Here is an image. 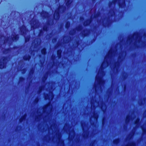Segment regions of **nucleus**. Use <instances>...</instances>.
I'll return each instance as SVG.
<instances>
[{
	"label": "nucleus",
	"mask_w": 146,
	"mask_h": 146,
	"mask_svg": "<svg viewBox=\"0 0 146 146\" xmlns=\"http://www.w3.org/2000/svg\"><path fill=\"white\" fill-rule=\"evenodd\" d=\"M104 75V73L102 71L101 73H100V72L99 71L96 76V81L97 82L99 85L103 83L102 77Z\"/></svg>",
	"instance_id": "nucleus-1"
},
{
	"label": "nucleus",
	"mask_w": 146,
	"mask_h": 146,
	"mask_svg": "<svg viewBox=\"0 0 146 146\" xmlns=\"http://www.w3.org/2000/svg\"><path fill=\"white\" fill-rule=\"evenodd\" d=\"M5 58H2L0 62V68L2 69L5 66Z\"/></svg>",
	"instance_id": "nucleus-2"
},
{
	"label": "nucleus",
	"mask_w": 146,
	"mask_h": 146,
	"mask_svg": "<svg viewBox=\"0 0 146 146\" xmlns=\"http://www.w3.org/2000/svg\"><path fill=\"white\" fill-rule=\"evenodd\" d=\"M53 97V94L52 93H50L49 95H47L46 96H45V99H48L49 101H51L52 100Z\"/></svg>",
	"instance_id": "nucleus-3"
},
{
	"label": "nucleus",
	"mask_w": 146,
	"mask_h": 146,
	"mask_svg": "<svg viewBox=\"0 0 146 146\" xmlns=\"http://www.w3.org/2000/svg\"><path fill=\"white\" fill-rule=\"evenodd\" d=\"M59 15L58 12L56 11L54 14V19H57L59 18Z\"/></svg>",
	"instance_id": "nucleus-4"
},
{
	"label": "nucleus",
	"mask_w": 146,
	"mask_h": 146,
	"mask_svg": "<svg viewBox=\"0 0 146 146\" xmlns=\"http://www.w3.org/2000/svg\"><path fill=\"white\" fill-rule=\"evenodd\" d=\"M26 30V28L25 26H23L21 29V32L23 31V32L24 31H25Z\"/></svg>",
	"instance_id": "nucleus-5"
},
{
	"label": "nucleus",
	"mask_w": 146,
	"mask_h": 146,
	"mask_svg": "<svg viewBox=\"0 0 146 146\" xmlns=\"http://www.w3.org/2000/svg\"><path fill=\"white\" fill-rule=\"evenodd\" d=\"M46 52V49L45 48L43 49L41 51L42 53L43 54H44Z\"/></svg>",
	"instance_id": "nucleus-6"
},
{
	"label": "nucleus",
	"mask_w": 146,
	"mask_h": 146,
	"mask_svg": "<svg viewBox=\"0 0 146 146\" xmlns=\"http://www.w3.org/2000/svg\"><path fill=\"white\" fill-rule=\"evenodd\" d=\"M50 106V104H48L45 107V108H44V110L45 109H47L48 108L49 106Z\"/></svg>",
	"instance_id": "nucleus-7"
},
{
	"label": "nucleus",
	"mask_w": 146,
	"mask_h": 146,
	"mask_svg": "<svg viewBox=\"0 0 146 146\" xmlns=\"http://www.w3.org/2000/svg\"><path fill=\"white\" fill-rule=\"evenodd\" d=\"M135 37L136 38L138 36V35L137 34H134L133 36V38L134 37Z\"/></svg>",
	"instance_id": "nucleus-8"
},
{
	"label": "nucleus",
	"mask_w": 146,
	"mask_h": 146,
	"mask_svg": "<svg viewBox=\"0 0 146 146\" xmlns=\"http://www.w3.org/2000/svg\"><path fill=\"white\" fill-rule=\"evenodd\" d=\"M111 50H110L109 51L108 54V56H109L110 55H111Z\"/></svg>",
	"instance_id": "nucleus-9"
},
{
	"label": "nucleus",
	"mask_w": 146,
	"mask_h": 146,
	"mask_svg": "<svg viewBox=\"0 0 146 146\" xmlns=\"http://www.w3.org/2000/svg\"><path fill=\"white\" fill-rule=\"evenodd\" d=\"M118 139H116V140H115L113 141L114 143H117L118 142Z\"/></svg>",
	"instance_id": "nucleus-10"
},
{
	"label": "nucleus",
	"mask_w": 146,
	"mask_h": 146,
	"mask_svg": "<svg viewBox=\"0 0 146 146\" xmlns=\"http://www.w3.org/2000/svg\"><path fill=\"white\" fill-rule=\"evenodd\" d=\"M61 54V51L60 50H58L57 51V54H58L59 56Z\"/></svg>",
	"instance_id": "nucleus-11"
},
{
	"label": "nucleus",
	"mask_w": 146,
	"mask_h": 146,
	"mask_svg": "<svg viewBox=\"0 0 146 146\" xmlns=\"http://www.w3.org/2000/svg\"><path fill=\"white\" fill-rule=\"evenodd\" d=\"M26 117V115H25L23 117V118L22 119H20V121H21L22 120H23V119H25V118Z\"/></svg>",
	"instance_id": "nucleus-12"
},
{
	"label": "nucleus",
	"mask_w": 146,
	"mask_h": 146,
	"mask_svg": "<svg viewBox=\"0 0 146 146\" xmlns=\"http://www.w3.org/2000/svg\"><path fill=\"white\" fill-rule=\"evenodd\" d=\"M17 37V36H15V37L14 38H13V40H14H14H16Z\"/></svg>",
	"instance_id": "nucleus-13"
},
{
	"label": "nucleus",
	"mask_w": 146,
	"mask_h": 146,
	"mask_svg": "<svg viewBox=\"0 0 146 146\" xmlns=\"http://www.w3.org/2000/svg\"><path fill=\"white\" fill-rule=\"evenodd\" d=\"M95 120H96V121L97 120V117H95Z\"/></svg>",
	"instance_id": "nucleus-14"
},
{
	"label": "nucleus",
	"mask_w": 146,
	"mask_h": 146,
	"mask_svg": "<svg viewBox=\"0 0 146 146\" xmlns=\"http://www.w3.org/2000/svg\"><path fill=\"white\" fill-rule=\"evenodd\" d=\"M31 25L32 27H34V26H33V24H32L31 22Z\"/></svg>",
	"instance_id": "nucleus-15"
},
{
	"label": "nucleus",
	"mask_w": 146,
	"mask_h": 146,
	"mask_svg": "<svg viewBox=\"0 0 146 146\" xmlns=\"http://www.w3.org/2000/svg\"><path fill=\"white\" fill-rule=\"evenodd\" d=\"M29 57L26 60H29Z\"/></svg>",
	"instance_id": "nucleus-16"
},
{
	"label": "nucleus",
	"mask_w": 146,
	"mask_h": 146,
	"mask_svg": "<svg viewBox=\"0 0 146 146\" xmlns=\"http://www.w3.org/2000/svg\"><path fill=\"white\" fill-rule=\"evenodd\" d=\"M103 64H103L102 65V67L103 66Z\"/></svg>",
	"instance_id": "nucleus-17"
},
{
	"label": "nucleus",
	"mask_w": 146,
	"mask_h": 146,
	"mask_svg": "<svg viewBox=\"0 0 146 146\" xmlns=\"http://www.w3.org/2000/svg\"><path fill=\"white\" fill-rule=\"evenodd\" d=\"M119 5L120 6H121H121L120 4Z\"/></svg>",
	"instance_id": "nucleus-18"
},
{
	"label": "nucleus",
	"mask_w": 146,
	"mask_h": 146,
	"mask_svg": "<svg viewBox=\"0 0 146 146\" xmlns=\"http://www.w3.org/2000/svg\"><path fill=\"white\" fill-rule=\"evenodd\" d=\"M45 14H47V13H45Z\"/></svg>",
	"instance_id": "nucleus-19"
},
{
	"label": "nucleus",
	"mask_w": 146,
	"mask_h": 146,
	"mask_svg": "<svg viewBox=\"0 0 146 146\" xmlns=\"http://www.w3.org/2000/svg\"><path fill=\"white\" fill-rule=\"evenodd\" d=\"M35 22V24H36V23Z\"/></svg>",
	"instance_id": "nucleus-20"
},
{
	"label": "nucleus",
	"mask_w": 146,
	"mask_h": 146,
	"mask_svg": "<svg viewBox=\"0 0 146 146\" xmlns=\"http://www.w3.org/2000/svg\"><path fill=\"white\" fill-rule=\"evenodd\" d=\"M25 40H26H26H26V39H25Z\"/></svg>",
	"instance_id": "nucleus-21"
},
{
	"label": "nucleus",
	"mask_w": 146,
	"mask_h": 146,
	"mask_svg": "<svg viewBox=\"0 0 146 146\" xmlns=\"http://www.w3.org/2000/svg\"><path fill=\"white\" fill-rule=\"evenodd\" d=\"M95 89L96 90V88H95Z\"/></svg>",
	"instance_id": "nucleus-22"
}]
</instances>
